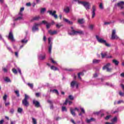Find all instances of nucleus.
<instances>
[{
    "mask_svg": "<svg viewBox=\"0 0 124 124\" xmlns=\"http://www.w3.org/2000/svg\"><path fill=\"white\" fill-rule=\"evenodd\" d=\"M71 33H70L69 34H70V35H71L72 34L73 35H77V34H82L84 35V31H83L82 30H79V31H75L74 30V28H73V27H71Z\"/></svg>",
    "mask_w": 124,
    "mask_h": 124,
    "instance_id": "nucleus-1",
    "label": "nucleus"
},
{
    "mask_svg": "<svg viewBox=\"0 0 124 124\" xmlns=\"http://www.w3.org/2000/svg\"><path fill=\"white\" fill-rule=\"evenodd\" d=\"M29 99V96L25 94V98L22 100V103L24 106H25V107H28L30 105V103H29V101H28V100Z\"/></svg>",
    "mask_w": 124,
    "mask_h": 124,
    "instance_id": "nucleus-2",
    "label": "nucleus"
},
{
    "mask_svg": "<svg viewBox=\"0 0 124 124\" xmlns=\"http://www.w3.org/2000/svg\"><path fill=\"white\" fill-rule=\"evenodd\" d=\"M80 2L81 3V4H82L84 6L85 9L87 10L91 9V4H90L89 2L82 1Z\"/></svg>",
    "mask_w": 124,
    "mask_h": 124,
    "instance_id": "nucleus-3",
    "label": "nucleus"
},
{
    "mask_svg": "<svg viewBox=\"0 0 124 124\" xmlns=\"http://www.w3.org/2000/svg\"><path fill=\"white\" fill-rule=\"evenodd\" d=\"M47 13L49 14V15H51V16H53V17H54V18L55 19H58V15L57 14H56V13H57V11H47Z\"/></svg>",
    "mask_w": 124,
    "mask_h": 124,
    "instance_id": "nucleus-4",
    "label": "nucleus"
},
{
    "mask_svg": "<svg viewBox=\"0 0 124 124\" xmlns=\"http://www.w3.org/2000/svg\"><path fill=\"white\" fill-rule=\"evenodd\" d=\"M95 11H96V6L95 5H93L92 6V18L93 19L95 17Z\"/></svg>",
    "mask_w": 124,
    "mask_h": 124,
    "instance_id": "nucleus-5",
    "label": "nucleus"
},
{
    "mask_svg": "<svg viewBox=\"0 0 124 124\" xmlns=\"http://www.w3.org/2000/svg\"><path fill=\"white\" fill-rule=\"evenodd\" d=\"M111 39H119V37L116 34V30H115L112 31Z\"/></svg>",
    "mask_w": 124,
    "mask_h": 124,
    "instance_id": "nucleus-6",
    "label": "nucleus"
},
{
    "mask_svg": "<svg viewBox=\"0 0 124 124\" xmlns=\"http://www.w3.org/2000/svg\"><path fill=\"white\" fill-rule=\"evenodd\" d=\"M75 110H77V111H78V112H79V109H78V108H75V109H73L71 108H70V111L71 114L74 117H75L76 116V113H75Z\"/></svg>",
    "mask_w": 124,
    "mask_h": 124,
    "instance_id": "nucleus-7",
    "label": "nucleus"
},
{
    "mask_svg": "<svg viewBox=\"0 0 124 124\" xmlns=\"http://www.w3.org/2000/svg\"><path fill=\"white\" fill-rule=\"evenodd\" d=\"M101 56L102 59H104V58H106L107 59H111L112 58V56H108L107 55V52H106L105 53H101Z\"/></svg>",
    "mask_w": 124,
    "mask_h": 124,
    "instance_id": "nucleus-8",
    "label": "nucleus"
},
{
    "mask_svg": "<svg viewBox=\"0 0 124 124\" xmlns=\"http://www.w3.org/2000/svg\"><path fill=\"white\" fill-rule=\"evenodd\" d=\"M117 7L120 8V9H124V1H121L117 4Z\"/></svg>",
    "mask_w": 124,
    "mask_h": 124,
    "instance_id": "nucleus-9",
    "label": "nucleus"
},
{
    "mask_svg": "<svg viewBox=\"0 0 124 124\" xmlns=\"http://www.w3.org/2000/svg\"><path fill=\"white\" fill-rule=\"evenodd\" d=\"M96 39L99 43H101L102 44H104L106 41V40H105L101 38H99V37L97 35H96Z\"/></svg>",
    "mask_w": 124,
    "mask_h": 124,
    "instance_id": "nucleus-10",
    "label": "nucleus"
},
{
    "mask_svg": "<svg viewBox=\"0 0 124 124\" xmlns=\"http://www.w3.org/2000/svg\"><path fill=\"white\" fill-rule=\"evenodd\" d=\"M38 26H40V24L35 23L34 26L32 28V31H38Z\"/></svg>",
    "mask_w": 124,
    "mask_h": 124,
    "instance_id": "nucleus-11",
    "label": "nucleus"
},
{
    "mask_svg": "<svg viewBox=\"0 0 124 124\" xmlns=\"http://www.w3.org/2000/svg\"><path fill=\"white\" fill-rule=\"evenodd\" d=\"M8 38L9 39H10L11 41H14V37L13 36V33L12 31H10L8 35Z\"/></svg>",
    "mask_w": 124,
    "mask_h": 124,
    "instance_id": "nucleus-12",
    "label": "nucleus"
},
{
    "mask_svg": "<svg viewBox=\"0 0 124 124\" xmlns=\"http://www.w3.org/2000/svg\"><path fill=\"white\" fill-rule=\"evenodd\" d=\"M33 104L35 105V107H36V108L40 107V103L35 100H33Z\"/></svg>",
    "mask_w": 124,
    "mask_h": 124,
    "instance_id": "nucleus-13",
    "label": "nucleus"
},
{
    "mask_svg": "<svg viewBox=\"0 0 124 124\" xmlns=\"http://www.w3.org/2000/svg\"><path fill=\"white\" fill-rule=\"evenodd\" d=\"M63 21L65 22V23H67V24H69V25H72L73 24V22H72V21H70L66 18H63Z\"/></svg>",
    "mask_w": 124,
    "mask_h": 124,
    "instance_id": "nucleus-14",
    "label": "nucleus"
},
{
    "mask_svg": "<svg viewBox=\"0 0 124 124\" xmlns=\"http://www.w3.org/2000/svg\"><path fill=\"white\" fill-rule=\"evenodd\" d=\"M48 33H49V34H50V35H53L54 34H57V31H52L51 30H49Z\"/></svg>",
    "mask_w": 124,
    "mask_h": 124,
    "instance_id": "nucleus-15",
    "label": "nucleus"
},
{
    "mask_svg": "<svg viewBox=\"0 0 124 124\" xmlns=\"http://www.w3.org/2000/svg\"><path fill=\"white\" fill-rule=\"evenodd\" d=\"M110 65H111V63H107L106 65H105L103 67V70H104L105 69H107L108 68H109Z\"/></svg>",
    "mask_w": 124,
    "mask_h": 124,
    "instance_id": "nucleus-16",
    "label": "nucleus"
},
{
    "mask_svg": "<svg viewBox=\"0 0 124 124\" xmlns=\"http://www.w3.org/2000/svg\"><path fill=\"white\" fill-rule=\"evenodd\" d=\"M118 122V117L117 116L114 117L112 119H111V123L115 124V123Z\"/></svg>",
    "mask_w": 124,
    "mask_h": 124,
    "instance_id": "nucleus-17",
    "label": "nucleus"
},
{
    "mask_svg": "<svg viewBox=\"0 0 124 124\" xmlns=\"http://www.w3.org/2000/svg\"><path fill=\"white\" fill-rule=\"evenodd\" d=\"M78 24H80V25H82V24H84L85 23V21H84V19H79L78 20Z\"/></svg>",
    "mask_w": 124,
    "mask_h": 124,
    "instance_id": "nucleus-18",
    "label": "nucleus"
},
{
    "mask_svg": "<svg viewBox=\"0 0 124 124\" xmlns=\"http://www.w3.org/2000/svg\"><path fill=\"white\" fill-rule=\"evenodd\" d=\"M46 58V55L45 54H44V55L41 54L39 56L40 60H45Z\"/></svg>",
    "mask_w": 124,
    "mask_h": 124,
    "instance_id": "nucleus-19",
    "label": "nucleus"
},
{
    "mask_svg": "<svg viewBox=\"0 0 124 124\" xmlns=\"http://www.w3.org/2000/svg\"><path fill=\"white\" fill-rule=\"evenodd\" d=\"M40 19V16H37L34 17L31 20V21L32 22V21H38V20Z\"/></svg>",
    "mask_w": 124,
    "mask_h": 124,
    "instance_id": "nucleus-20",
    "label": "nucleus"
},
{
    "mask_svg": "<svg viewBox=\"0 0 124 124\" xmlns=\"http://www.w3.org/2000/svg\"><path fill=\"white\" fill-rule=\"evenodd\" d=\"M95 121V119L94 118H91L90 119H86V122L87 124H90L91 122H93Z\"/></svg>",
    "mask_w": 124,
    "mask_h": 124,
    "instance_id": "nucleus-21",
    "label": "nucleus"
},
{
    "mask_svg": "<svg viewBox=\"0 0 124 124\" xmlns=\"http://www.w3.org/2000/svg\"><path fill=\"white\" fill-rule=\"evenodd\" d=\"M112 62H113V63H114L115 64V65H119V63H120L119 62V61H118L117 60H116V59H113V60H112Z\"/></svg>",
    "mask_w": 124,
    "mask_h": 124,
    "instance_id": "nucleus-22",
    "label": "nucleus"
},
{
    "mask_svg": "<svg viewBox=\"0 0 124 124\" xmlns=\"http://www.w3.org/2000/svg\"><path fill=\"white\" fill-rule=\"evenodd\" d=\"M77 82L75 81H73L71 82V88H74V86H76Z\"/></svg>",
    "mask_w": 124,
    "mask_h": 124,
    "instance_id": "nucleus-23",
    "label": "nucleus"
},
{
    "mask_svg": "<svg viewBox=\"0 0 124 124\" xmlns=\"http://www.w3.org/2000/svg\"><path fill=\"white\" fill-rule=\"evenodd\" d=\"M64 11L65 13H69V11H70L69 7H67L66 8L64 9Z\"/></svg>",
    "mask_w": 124,
    "mask_h": 124,
    "instance_id": "nucleus-24",
    "label": "nucleus"
},
{
    "mask_svg": "<svg viewBox=\"0 0 124 124\" xmlns=\"http://www.w3.org/2000/svg\"><path fill=\"white\" fill-rule=\"evenodd\" d=\"M93 63H99V62H100V60H96V59H93Z\"/></svg>",
    "mask_w": 124,
    "mask_h": 124,
    "instance_id": "nucleus-25",
    "label": "nucleus"
},
{
    "mask_svg": "<svg viewBox=\"0 0 124 124\" xmlns=\"http://www.w3.org/2000/svg\"><path fill=\"white\" fill-rule=\"evenodd\" d=\"M50 69L54 71L59 70V69H58L57 67H55V66H53V65L50 67Z\"/></svg>",
    "mask_w": 124,
    "mask_h": 124,
    "instance_id": "nucleus-26",
    "label": "nucleus"
},
{
    "mask_svg": "<svg viewBox=\"0 0 124 124\" xmlns=\"http://www.w3.org/2000/svg\"><path fill=\"white\" fill-rule=\"evenodd\" d=\"M32 122L33 124H37V122L36 121V119L34 118H32Z\"/></svg>",
    "mask_w": 124,
    "mask_h": 124,
    "instance_id": "nucleus-27",
    "label": "nucleus"
},
{
    "mask_svg": "<svg viewBox=\"0 0 124 124\" xmlns=\"http://www.w3.org/2000/svg\"><path fill=\"white\" fill-rule=\"evenodd\" d=\"M62 112H64V111H65V112H67V109H66V107H63V106L62 107Z\"/></svg>",
    "mask_w": 124,
    "mask_h": 124,
    "instance_id": "nucleus-28",
    "label": "nucleus"
},
{
    "mask_svg": "<svg viewBox=\"0 0 124 124\" xmlns=\"http://www.w3.org/2000/svg\"><path fill=\"white\" fill-rule=\"evenodd\" d=\"M4 81L5 82H7V83H9V82H11V80H10V79L9 78L6 77L4 79Z\"/></svg>",
    "mask_w": 124,
    "mask_h": 124,
    "instance_id": "nucleus-29",
    "label": "nucleus"
},
{
    "mask_svg": "<svg viewBox=\"0 0 124 124\" xmlns=\"http://www.w3.org/2000/svg\"><path fill=\"white\" fill-rule=\"evenodd\" d=\"M27 85H28V86L29 87H30V88H31V89H33V84L28 83L27 84Z\"/></svg>",
    "mask_w": 124,
    "mask_h": 124,
    "instance_id": "nucleus-30",
    "label": "nucleus"
},
{
    "mask_svg": "<svg viewBox=\"0 0 124 124\" xmlns=\"http://www.w3.org/2000/svg\"><path fill=\"white\" fill-rule=\"evenodd\" d=\"M15 93L16 94V96H17V97H19L20 96V93H19V91L18 90L15 91Z\"/></svg>",
    "mask_w": 124,
    "mask_h": 124,
    "instance_id": "nucleus-31",
    "label": "nucleus"
},
{
    "mask_svg": "<svg viewBox=\"0 0 124 124\" xmlns=\"http://www.w3.org/2000/svg\"><path fill=\"white\" fill-rule=\"evenodd\" d=\"M17 112L18 113H22V112H23V108H18L17 109Z\"/></svg>",
    "mask_w": 124,
    "mask_h": 124,
    "instance_id": "nucleus-32",
    "label": "nucleus"
},
{
    "mask_svg": "<svg viewBox=\"0 0 124 124\" xmlns=\"http://www.w3.org/2000/svg\"><path fill=\"white\" fill-rule=\"evenodd\" d=\"M28 40H26L25 39H23L21 40V43H25L26 44Z\"/></svg>",
    "mask_w": 124,
    "mask_h": 124,
    "instance_id": "nucleus-33",
    "label": "nucleus"
},
{
    "mask_svg": "<svg viewBox=\"0 0 124 124\" xmlns=\"http://www.w3.org/2000/svg\"><path fill=\"white\" fill-rule=\"evenodd\" d=\"M52 92L57 93V94L59 95V91H58V90H57L56 89H54L53 90H52Z\"/></svg>",
    "mask_w": 124,
    "mask_h": 124,
    "instance_id": "nucleus-34",
    "label": "nucleus"
},
{
    "mask_svg": "<svg viewBox=\"0 0 124 124\" xmlns=\"http://www.w3.org/2000/svg\"><path fill=\"white\" fill-rule=\"evenodd\" d=\"M56 28H57V29H60V28H61V27H62V25L61 24H56Z\"/></svg>",
    "mask_w": 124,
    "mask_h": 124,
    "instance_id": "nucleus-35",
    "label": "nucleus"
},
{
    "mask_svg": "<svg viewBox=\"0 0 124 124\" xmlns=\"http://www.w3.org/2000/svg\"><path fill=\"white\" fill-rule=\"evenodd\" d=\"M51 51H52V44H50L48 47L49 53H51Z\"/></svg>",
    "mask_w": 124,
    "mask_h": 124,
    "instance_id": "nucleus-36",
    "label": "nucleus"
},
{
    "mask_svg": "<svg viewBox=\"0 0 124 124\" xmlns=\"http://www.w3.org/2000/svg\"><path fill=\"white\" fill-rule=\"evenodd\" d=\"M3 99L5 102L6 101V99H7V95L4 94V95L3 96Z\"/></svg>",
    "mask_w": 124,
    "mask_h": 124,
    "instance_id": "nucleus-37",
    "label": "nucleus"
},
{
    "mask_svg": "<svg viewBox=\"0 0 124 124\" xmlns=\"http://www.w3.org/2000/svg\"><path fill=\"white\" fill-rule=\"evenodd\" d=\"M4 103H5V106L6 107L9 106V105H10V102H6V101H5Z\"/></svg>",
    "mask_w": 124,
    "mask_h": 124,
    "instance_id": "nucleus-38",
    "label": "nucleus"
},
{
    "mask_svg": "<svg viewBox=\"0 0 124 124\" xmlns=\"http://www.w3.org/2000/svg\"><path fill=\"white\" fill-rule=\"evenodd\" d=\"M12 71H13V73H14L15 74H17V73L18 72L17 71V70H16V69H15V68H13L12 69Z\"/></svg>",
    "mask_w": 124,
    "mask_h": 124,
    "instance_id": "nucleus-39",
    "label": "nucleus"
},
{
    "mask_svg": "<svg viewBox=\"0 0 124 124\" xmlns=\"http://www.w3.org/2000/svg\"><path fill=\"white\" fill-rule=\"evenodd\" d=\"M46 11V8H43L41 9V13H43Z\"/></svg>",
    "mask_w": 124,
    "mask_h": 124,
    "instance_id": "nucleus-40",
    "label": "nucleus"
},
{
    "mask_svg": "<svg viewBox=\"0 0 124 124\" xmlns=\"http://www.w3.org/2000/svg\"><path fill=\"white\" fill-rule=\"evenodd\" d=\"M68 97L70 100H73L74 99V97L72 95H69Z\"/></svg>",
    "mask_w": 124,
    "mask_h": 124,
    "instance_id": "nucleus-41",
    "label": "nucleus"
},
{
    "mask_svg": "<svg viewBox=\"0 0 124 124\" xmlns=\"http://www.w3.org/2000/svg\"><path fill=\"white\" fill-rule=\"evenodd\" d=\"M89 28L90 30H91V31H93V25L92 24L90 25L89 27Z\"/></svg>",
    "mask_w": 124,
    "mask_h": 124,
    "instance_id": "nucleus-42",
    "label": "nucleus"
},
{
    "mask_svg": "<svg viewBox=\"0 0 124 124\" xmlns=\"http://www.w3.org/2000/svg\"><path fill=\"white\" fill-rule=\"evenodd\" d=\"M68 103V99H66L65 102L63 104V105H67Z\"/></svg>",
    "mask_w": 124,
    "mask_h": 124,
    "instance_id": "nucleus-43",
    "label": "nucleus"
},
{
    "mask_svg": "<svg viewBox=\"0 0 124 124\" xmlns=\"http://www.w3.org/2000/svg\"><path fill=\"white\" fill-rule=\"evenodd\" d=\"M112 23V22H105L104 23V25H105V26L107 25H110V24H111Z\"/></svg>",
    "mask_w": 124,
    "mask_h": 124,
    "instance_id": "nucleus-44",
    "label": "nucleus"
},
{
    "mask_svg": "<svg viewBox=\"0 0 124 124\" xmlns=\"http://www.w3.org/2000/svg\"><path fill=\"white\" fill-rule=\"evenodd\" d=\"M74 0V1H76V2H77V1H78V4H81L82 3H81V2H83V1H80V0Z\"/></svg>",
    "mask_w": 124,
    "mask_h": 124,
    "instance_id": "nucleus-45",
    "label": "nucleus"
},
{
    "mask_svg": "<svg viewBox=\"0 0 124 124\" xmlns=\"http://www.w3.org/2000/svg\"><path fill=\"white\" fill-rule=\"evenodd\" d=\"M48 23L47 22V21H46V20H43L42 21V23H40V25H41V24H44V25L45 24H47Z\"/></svg>",
    "mask_w": 124,
    "mask_h": 124,
    "instance_id": "nucleus-46",
    "label": "nucleus"
},
{
    "mask_svg": "<svg viewBox=\"0 0 124 124\" xmlns=\"http://www.w3.org/2000/svg\"><path fill=\"white\" fill-rule=\"evenodd\" d=\"M99 8H100V9H103V4H102V3H101L100 4Z\"/></svg>",
    "mask_w": 124,
    "mask_h": 124,
    "instance_id": "nucleus-47",
    "label": "nucleus"
},
{
    "mask_svg": "<svg viewBox=\"0 0 124 124\" xmlns=\"http://www.w3.org/2000/svg\"><path fill=\"white\" fill-rule=\"evenodd\" d=\"M46 29H50V27H51L50 23H47L46 25Z\"/></svg>",
    "mask_w": 124,
    "mask_h": 124,
    "instance_id": "nucleus-48",
    "label": "nucleus"
},
{
    "mask_svg": "<svg viewBox=\"0 0 124 124\" xmlns=\"http://www.w3.org/2000/svg\"><path fill=\"white\" fill-rule=\"evenodd\" d=\"M105 44V45L107 46V47H110V44L107 43V42H106H106L104 44Z\"/></svg>",
    "mask_w": 124,
    "mask_h": 124,
    "instance_id": "nucleus-49",
    "label": "nucleus"
},
{
    "mask_svg": "<svg viewBox=\"0 0 124 124\" xmlns=\"http://www.w3.org/2000/svg\"><path fill=\"white\" fill-rule=\"evenodd\" d=\"M21 19H22V17L19 16V17H17L15 19V21H18V20H21Z\"/></svg>",
    "mask_w": 124,
    "mask_h": 124,
    "instance_id": "nucleus-50",
    "label": "nucleus"
},
{
    "mask_svg": "<svg viewBox=\"0 0 124 124\" xmlns=\"http://www.w3.org/2000/svg\"><path fill=\"white\" fill-rule=\"evenodd\" d=\"M80 110H81V113L82 114H85V109H84V108H80Z\"/></svg>",
    "mask_w": 124,
    "mask_h": 124,
    "instance_id": "nucleus-51",
    "label": "nucleus"
},
{
    "mask_svg": "<svg viewBox=\"0 0 124 124\" xmlns=\"http://www.w3.org/2000/svg\"><path fill=\"white\" fill-rule=\"evenodd\" d=\"M14 108H11L10 110V112L11 113V114H13L14 113Z\"/></svg>",
    "mask_w": 124,
    "mask_h": 124,
    "instance_id": "nucleus-52",
    "label": "nucleus"
},
{
    "mask_svg": "<svg viewBox=\"0 0 124 124\" xmlns=\"http://www.w3.org/2000/svg\"><path fill=\"white\" fill-rule=\"evenodd\" d=\"M107 71L108 72H111V71H112V68H108V69H107Z\"/></svg>",
    "mask_w": 124,
    "mask_h": 124,
    "instance_id": "nucleus-53",
    "label": "nucleus"
},
{
    "mask_svg": "<svg viewBox=\"0 0 124 124\" xmlns=\"http://www.w3.org/2000/svg\"><path fill=\"white\" fill-rule=\"evenodd\" d=\"M35 95L36 97H39V96H40V93H35Z\"/></svg>",
    "mask_w": 124,
    "mask_h": 124,
    "instance_id": "nucleus-54",
    "label": "nucleus"
},
{
    "mask_svg": "<svg viewBox=\"0 0 124 124\" xmlns=\"http://www.w3.org/2000/svg\"><path fill=\"white\" fill-rule=\"evenodd\" d=\"M50 60H51V62H52V63H57V62L54 61V60H53L52 58H50Z\"/></svg>",
    "mask_w": 124,
    "mask_h": 124,
    "instance_id": "nucleus-55",
    "label": "nucleus"
},
{
    "mask_svg": "<svg viewBox=\"0 0 124 124\" xmlns=\"http://www.w3.org/2000/svg\"><path fill=\"white\" fill-rule=\"evenodd\" d=\"M110 118H111V115H108L105 118V120H109V119H110Z\"/></svg>",
    "mask_w": 124,
    "mask_h": 124,
    "instance_id": "nucleus-56",
    "label": "nucleus"
},
{
    "mask_svg": "<svg viewBox=\"0 0 124 124\" xmlns=\"http://www.w3.org/2000/svg\"><path fill=\"white\" fill-rule=\"evenodd\" d=\"M124 101L123 100H119L117 102V104H121V103H123Z\"/></svg>",
    "mask_w": 124,
    "mask_h": 124,
    "instance_id": "nucleus-57",
    "label": "nucleus"
},
{
    "mask_svg": "<svg viewBox=\"0 0 124 124\" xmlns=\"http://www.w3.org/2000/svg\"><path fill=\"white\" fill-rule=\"evenodd\" d=\"M47 102L48 103H49L50 105H51L52 104H53V102L50 100H48Z\"/></svg>",
    "mask_w": 124,
    "mask_h": 124,
    "instance_id": "nucleus-58",
    "label": "nucleus"
},
{
    "mask_svg": "<svg viewBox=\"0 0 124 124\" xmlns=\"http://www.w3.org/2000/svg\"><path fill=\"white\" fill-rule=\"evenodd\" d=\"M119 94L121 96H124V93H123L122 92H119Z\"/></svg>",
    "mask_w": 124,
    "mask_h": 124,
    "instance_id": "nucleus-59",
    "label": "nucleus"
},
{
    "mask_svg": "<svg viewBox=\"0 0 124 124\" xmlns=\"http://www.w3.org/2000/svg\"><path fill=\"white\" fill-rule=\"evenodd\" d=\"M61 117H57L56 118H55V121H59V120H61Z\"/></svg>",
    "mask_w": 124,
    "mask_h": 124,
    "instance_id": "nucleus-60",
    "label": "nucleus"
},
{
    "mask_svg": "<svg viewBox=\"0 0 124 124\" xmlns=\"http://www.w3.org/2000/svg\"><path fill=\"white\" fill-rule=\"evenodd\" d=\"M71 123H72V124H76V123H75V121H74V120L73 119H71Z\"/></svg>",
    "mask_w": 124,
    "mask_h": 124,
    "instance_id": "nucleus-61",
    "label": "nucleus"
},
{
    "mask_svg": "<svg viewBox=\"0 0 124 124\" xmlns=\"http://www.w3.org/2000/svg\"><path fill=\"white\" fill-rule=\"evenodd\" d=\"M31 2H28L26 3L27 6H31Z\"/></svg>",
    "mask_w": 124,
    "mask_h": 124,
    "instance_id": "nucleus-62",
    "label": "nucleus"
},
{
    "mask_svg": "<svg viewBox=\"0 0 124 124\" xmlns=\"http://www.w3.org/2000/svg\"><path fill=\"white\" fill-rule=\"evenodd\" d=\"M3 123H4V120H1L0 121V124H3Z\"/></svg>",
    "mask_w": 124,
    "mask_h": 124,
    "instance_id": "nucleus-63",
    "label": "nucleus"
},
{
    "mask_svg": "<svg viewBox=\"0 0 124 124\" xmlns=\"http://www.w3.org/2000/svg\"><path fill=\"white\" fill-rule=\"evenodd\" d=\"M106 124H114L113 122H111V123L107 122L106 123Z\"/></svg>",
    "mask_w": 124,
    "mask_h": 124,
    "instance_id": "nucleus-64",
    "label": "nucleus"
}]
</instances>
